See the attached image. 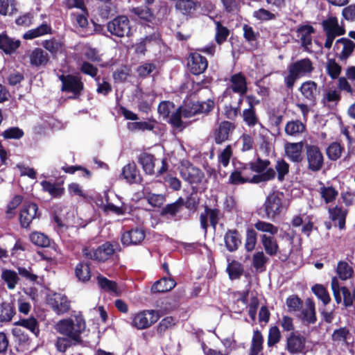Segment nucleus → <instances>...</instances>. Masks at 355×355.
I'll list each match as a JSON object with an SVG mask.
<instances>
[{
    "label": "nucleus",
    "instance_id": "nucleus-9",
    "mask_svg": "<svg viewBox=\"0 0 355 355\" xmlns=\"http://www.w3.org/2000/svg\"><path fill=\"white\" fill-rule=\"evenodd\" d=\"M69 8H76L80 10V12H73L74 24L79 28H85L88 25V12L85 5L84 0H65Z\"/></svg>",
    "mask_w": 355,
    "mask_h": 355
},
{
    "label": "nucleus",
    "instance_id": "nucleus-37",
    "mask_svg": "<svg viewBox=\"0 0 355 355\" xmlns=\"http://www.w3.org/2000/svg\"><path fill=\"white\" fill-rule=\"evenodd\" d=\"M50 33H51V26L47 24H42L40 26L26 32L24 35V38L26 40H32Z\"/></svg>",
    "mask_w": 355,
    "mask_h": 355
},
{
    "label": "nucleus",
    "instance_id": "nucleus-44",
    "mask_svg": "<svg viewBox=\"0 0 355 355\" xmlns=\"http://www.w3.org/2000/svg\"><path fill=\"white\" fill-rule=\"evenodd\" d=\"M123 175L129 182H135L137 181L138 171L135 164H128L123 167Z\"/></svg>",
    "mask_w": 355,
    "mask_h": 355
},
{
    "label": "nucleus",
    "instance_id": "nucleus-26",
    "mask_svg": "<svg viewBox=\"0 0 355 355\" xmlns=\"http://www.w3.org/2000/svg\"><path fill=\"white\" fill-rule=\"evenodd\" d=\"M234 129V125L229 121H223L216 130L214 134L215 141L221 144L228 139L230 132Z\"/></svg>",
    "mask_w": 355,
    "mask_h": 355
},
{
    "label": "nucleus",
    "instance_id": "nucleus-63",
    "mask_svg": "<svg viewBox=\"0 0 355 355\" xmlns=\"http://www.w3.org/2000/svg\"><path fill=\"white\" fill-rule=\"evenodd\" d=\"M270 165V162L267 159H258L255 162L251 164V169L254 171L263 173L267 171L268 166ZM269 168H268V170Z\"/></svg>",
    "mask_w": 355,
    "mask_h": 355
},
{
    "label": "nucleus",
    "instance_id": "nucleus-10",
    "mask_svg": "<svg viewBox=\"0 0 355 355\" xmlns=\"http://www.w3.org/2000/svg\"><path fill=\"white\" fill-rule=\"evenodd\" d=\"M331 286L335 300L338 304H340L342 301V297L340 295L341 292L345 306H349L352 305L354 301L355 300V293H352L345 287H340L339 285V281L336 277L332 278Z\"/></svg>",
    "mask_w": 355,
    "mask_h": 355
},
{
    "label": "nucleus",
    "instance_id": "nucleus-60",
    "mask_svg": "<svg viewBox=\"0 0 355 355\" xmlns=\"http://www.w3.org/2000/svg\"><path fill=\"white\" fill-rule=\"evenodd\" d=\"M275 168L278 173V180L282 181L284 176L288 173L289 165L284 160H278L275 165Z\"/></svg>",
    "mask_w": 355,
    "mask_h": 355
},
{
    "label": "nucleus",
    "instance_id": "nucleus-1",
    "mask_svg": "<svg viewBox=\"0 0 355 355\" xmlns=\"http://www.w3.org/2000/svg\"><path fill=\"white\" fill-rule=\"evenodd\" d=\"M254 227L258 231L270 234H262L261 236V241L266 254L270 256L276 255L279 252V246L273 236L278 232L277 227L272 223L259 220L254 224Z\"/></svg>",
    "mask_w": 355,
    "mask_h": 355
},
{
    "label": "nucleus",
    "instance_id": "nucleus-53",
    "mask_svg": "<svg viewBox=\"0 0 355 355\" xmlns=\"http://www.w3.org/2000/svg\"><path fill=\"white\" fill-rule=\"evenodd\" d=\"M257 243V233L253 229H248L245 242V248L247 251H252Z\"/></svg>",
    "mask_w": 355,
    "mask_h": 355
},
{
    "label": "nucleus",
    "instance_id": "nucleus-27",
    "mask_svg": "<svg viewBox=\"0 0 355 355\" xmlns=\"http://www.w3.org/2000/svg\"><path fill=\"white\" fill-rule=\"evenodd\" d=\"M302 319L307 324H313L316 321L315 304L313 302L307 299L302 310Z\"/></svg>",
    "mask_w": 355,
    "mask_h": 355
},
{
    "label": "nucleus",
    "instance_id": "nucleus-21",
    "mask_svg": "<svg viewBox=\"0 0 355 355\" xmlns=\"http://www.w3.org/2000/svg\"><path fill=\"white\" fill-rule=\"evenodd\" d=\"M50 304L53 309L58 314L67 312L70 309V303L67 297L60 293H55L50 298Z\"/></svg>",
    "mask_w": 355,
    "mask_h": 355
},
{
    "label": "nucleus",
    "instance_id": "nucleus-45",
    "mask_svg": "<svg viewBox=\"0 0 355 355\" xmlns=\"http://www.w3.org/2000/svg\"><path fill=\"white\" fill-rule=\"evenodd\" d=\"M31 242L39 247L45 248L49 245V237L43 233L35 232L30 235Z\"/></svg>",
    "mask_w": 355,
    "mask_h": 355
},
{
    "label": "nucleus",
    "instance_id": "nucleus-8",
    "mask_svg": "<svg viewBox=\"0 0 355 355\" xmlns=\"http://www.w3.org/2000/svg\"><path fill=\"white\" fill-rule=\"evenodd\" d=\"M308 168L312 171H320L324 163V157L318 146L306 144L305 146Z\"/></svg>",
    "mask_w": 355,
    "mask_h": 355
},
{
    "label": "nucleus",
    "instance_id": "nucleus-36",
    "mask_svg": "<svg viewBox=\"0 0 355 355\" xmlns=\"http://www.w3.org/2000/svg\"><path fill=\"white\" fill-rule=\"evenodd\" d=\"M19 40H13L6 35H0V49L6 53H11L19 46Z\"/></svg>",
    "mask_w": 355,
    "mask_h": 355
},
{
    "label": "nucleus",
    "instance_id": "nucleus-31",
    "mask_svg": "<svg viewBox=\"0 0 355 355\" xmlns=\"http://www.w3.org/2000/svg\"><path fill=\"white\" fill-rule=\"evenodd\" d=\"M318 192L320 198L326 204L333 202L338 196V191L331 186H325L320 182Z\"/></svg>",
    "mask_w": 355,
    "mask_h": 355
},
{
    "label": "nucleus",
    "instance_id": "nucleus-57",
    "mask_svg": "<svg viewBox=\"0 0 355 355\" xmlns=\"http://www.w3.org/2000/svg\"><path fill=\"white\" fill-rule=\"evenodd\" d=\"M128 128L130 131L136 130H152L154 128V125L152 122H130L128 123Z\"/></svg>",
    "mask_w": 355,
    "mask_h": 355
},
{
    "label": "nucleus",
    "instance_id": "nucleus-54",
    "mask_svg": "<svg viewBox=\"0 0 355 355\" xmlns=\"http://www.w3.org/2000/svg\"><path fill=\"white\" fill-rule=\"evenodd\" d=\"M131 12L139 18L146 21H150L153 18L150 9L146 6L133 8L131 9Z\"/></svg>",
    "mask_w": 355,
    "mask_h": 355
},
{
    "label": "nucleus",
    "instance_id": "nucleus-4",
    "mask_svg": "<svg viewBox=\"0 0 355 355\" xmlns=\"http://www.w3.org/2000/svg\"><path fill=\"white\" fill-rule=\"evenodd\" d=\"M283 193H270L264 202V211L268 218L273 219L279 216L287 208Z\"/></svg>",
    "mask_w": 355,
    "mask_h": 355
},
{
    "label": "nucleus",
    "instance_id": "nucleus-18",
    "mask_svg": "<svg viewBox=\"0 0 355 355\" xmlns=\"http://www.w3.org/2000/svg\"><path fill=\"white\" fill-rule=\"evenodd\" d=\"M62 83V90L78 94L83 89V84L78 76L71 75L61 76L60 77Z\"/></svg>",
    "mask_w": 355,
    "mask_h": 355
},
{
    "label": "nucleus",
    "instance_id": "nucleus-23",
    "mask_svg": "<svg viewBox=\"0 0 355 355\" xmlns=\"http://www.w3.org/2000/svg\"><path fill=\"white\" fill-rule=\"evenodd\" d=\"M329 218L332 221L338 222V225L340 230L345 227V219L347 215V210L342 206L336 205L328 209Z\"/></svg>",
    "mask_w": 355,
    "mask_h": 355
},
{
    "label": "nucleus",
    "instance_id": "nucleus-40",
    "mask_svg": "<svg viewBox=\"0 0 355 355\" xmlns=\"http://www.w3.org/2000/svg\"><path fill=\"white\" fill-rule=\"evenodd\" d=\"M175 286L174 280L169 278H163L153 284L152 290L155 292H166L171 290Z\"/></svg>",
    "mask_w": 355,
    "mask_h": 355
},
{
    "label": "nucleus",
    "instance_id": "nucleus-16",
    "mask_svg": "<svg viewBox=\"0 0 355 355\" xmlns=\"http://www.w3.org/2000/svg\"><path fill=\"white\" fill-rule=\"evenodd\" d=\"M303 147L304 144L302 141L296 143L288 142L284 145L285 155L293 162H301L304 158Z\"/></svg>",
    "mask_w": 355,
    "mask_h": 355
},
{
    "label": "nucleus",
    "instance_id": "nucleus-52",
    "mask_svg": "<svg viewBox=\"0 0 355 355\" xmlns=\"http://www.w3.org/2000/svg\"><path fill=\"white\" fill-rule=\"evenodd\" d=\"M175 1L177 9L180 10L182 14L186 15L191 12L194 10V2L192 0H173Z\"/></svg>",
    "mask_w": 355,
    "mask_h": 355
},
{
    "label": "nucleus",
    "instance_id": "nucleus-30",
    "mask_svg": "<svg viewBox=\"0 0 355 355\" xmlns=\"http://www.w3.org/2000/svg\"><path fill=\"white\" fill-rule=\"evenodd\" d=\"M29 57L31 64L36 67L44 66L49 60L48 53L39 48L35 49L31 53Z\"/></svg>",
    "mask_w": 355,
    "mask_h": 355
},
{
    "label": "nucleus",
    "instance_id": "nucleus-55",
    "mask_svg": "<svg viewBox=\"0 0 355 355\" xmlns=\"http://www.w3.org/2000/svg\"><path fill=\"white\" fill-rule=\"evenodd\" d=\"M326 67L327 73L333 79L338 78L341 72V67L333 59L328 60Z\"/></svg>",
    "mask_w": 355,
    "mask_h": 355
},
{
    "label": "nucleus",
    "instance_id": "nucleus-20",
    "mask_svg": "<svg viewBox=\"0 0 355 355\" xmlns=\"http://www.w3.org/2000/svg\"><path fill=\"white\" fill-rule=\"evenodd\" d=\"M300 92L310 105H315L316 98L319 94V91L315 82L311 80L304 82L300 87Z\"/></svg>",
    "mask_w": 355,
    "mask_h": 355
},
{
    "label": "nucleus",
    "instance_id": "nucleus-61",
    "mask_svg": "<svg viewBox=\"0 0 355 355\" xmlns=\"http://www.w3.org/2000/svg\"><path fill=\"white\" fill-rule=\"evenodd\" d=\"M194 105L197 109L194 112H198L199 113H207L213 109L214 103L212 100L209 99L204 102H196Z\"/></svg>",
    "mask_w": 355,
    "mask_h": 355
},
{
    "label": "nucleus",
    "instance_id": "nucleus-5",
    "mask_svg": "<svg viewBox=\"0 0 355 355\" xmlns=\"http://www.w3.org/2000/svg\"><path fill=\"white\" fill-rule=\"evenodd\" d=\"M313 69V64L308 58L302 59L291 64L288 67V74L285 78L286 86L289 88L293 87L297 79L311 73Z\"/></svg>",
    "mask_w": 355,
    "mask_h": 355
},
{
    "label": "nucleus",
    "instance_id": "nucleus-59",
    "mask_svg": "<svg viewBox=\"0 0 355 355\" xmlns=\"http://www.w3.org/2000/svg\"><path fill=\"white\" fill-rule=\"evenodd\" d=\"M281 338V333L278 327H272L270 329L268 338V345L272 347L277 344Z\"/></svg>",
    "mask_w": 355,
    "mask_h": 355
},
{
    "label": "nucleus",
    "instance_id": "nucleus-50",
    "mask_svg": "<svg viewBox=\"0 0 355 355\" xmlns=\"http://www.w3.org/2000/svg\"><path fill=\"white\" fill-rule=\"evenodd\" d=\"M230 34L229 30L223 26L219 21L216 22L215 40L217 44H221L226 41Z\"/></svg>",
    "mask_w": 355,
    "mask_h": 355
},
{
    "label": "nucleus",
    "instance_id": "nucleus-38",
    "mask_svg": "<svg viewBox=\"0 0 355 355\" xmlns=\"http://www.w3.org/2000/svg\"><path fill=\"white\" fill-rule=\"evenodd\" d=\"M97 282L98 286L106 292L115 295H119L121 292L116 282L109 280L104 277L98 276L97 277Z\"/></svg>",
    "mask_w": 355,
    "mask_h": 355
},
{
    "label": "nucleus",
    "instance_id": "nucleus-62",
    "mask_svg": "<svg viewBox=\"0 0 355 355\" xmlns=\"http://www.w3.org/2000/svg\"><path fill=\"white\" fill-rule=\"evenodd\" d=\"M232 155V148L230 146H227L218 156L219 163L224 167H226L229 164Z\"/></svg>",
    "mask_w": 355,
    "mask_h": 355
},
{
    "label": "nucleus",
    "instance_id": "nucleus-7",
    "mask_svg": "<svg viewBox=\"0 0 355 355\" xmlns=\"http://www.w3.org/2000/svg\"><path fill=\"white\" fill-rule=\"evenodd\" d=\"M107 31L113 35L119 37L129 36L131 27L130 21L126 16L121 15L115 17L107 24Z\"/></svg>",
    "mask_w": 355,
    "mask_h": 355
},
{
    "label": "nucleus",
    "instance_id": "nucleus-56",
    "mask_svg": "<svg viewBox=\"0 0 355 355\" xmlns=\"http://www.w3.org/2000/svg\"><path fill=\"white\" fill-rule=\"evenodd\" d=\"M253 17L260 21H269L276 19V14L264 8H260L253 12Z\"/></svg>",
    "mask_w": 355,
    "mask_h": 355
},
{
    "label": "nucleus",
    "instance_id": "nucleus-32",
    "mask_svg": "<svg viewBox=\"0 0 355 355\" xmlns=\"http://www.w3.org/2000/svg\"><path fill=\"white\" fill-rule=\"evenodd\" d=\"M305 339L302 336L291 335L287 340V349L291 353H298L304 347Z\"/></svg>",
    "mask_w": 355,
    "mask_h": 355
},
{
    "label": "nucleus",
    "instance_id": "nucleus-41",
    "mask_svg": "<svg viewBox=\"0 0 355 355\" xmlns=\"http://www.w3.org/2000/svg\"><path fill=\"white\" fill-rule=\"evenodd\" d=\"M263 338L259 331H255L252 339L250 355H258L263 349Z\"/></svg>",
    "mask_w": 355,
    "mask_h": 355
},
{
    "label": "nucleus",
    "instance_id": "nucleus-35",
    "mask_svg": "<svg viewBox=\"0 0 355 355\" xmlns=\"http://www.w3.org/2000/svg\"><path fill=\"white\" fill-rule=\"evenodd\" d=\"M43 47L53 56L63 53L64 51L63 44L57 40L51 39L45 40L42 43Z\"/></svg>",
    "mask_w": 355,
    "mask_h": 355
},
{
    "label": "nucleus",
    "instance_id": "nucleus-2",
    "mask_svg": "<svg viewBox=\"0 0 355 355\" xmlns=\"http://www.w3.org/2000/svg\"><path fill=\"white\" fill-rule=\"evenodd\" d=\"M55 330L73 340L77 341L85 329V322L80 316L61 320L55 326Z\"/></svg>",
    "mask_w": 355,
    "mask_h": 355
},
{
    "label": "nucleus",
    "instance_id": "nucleus-34",
    "mask_svg": "<svg viewBox=\"0 0 355 355\" xmlns=\"http://www.w3.org/2000/svg\"><path fill=\"white\" fill-rule=\"evenodd\" d=\"M15 325L27 329L35 336H38L40 333L39 324L36 318L30 317L28 318H21L15 322Z\"/></svg>",
    "mask_w": 355,
    "mask_h": 355
},
{
    "label": "nucleus",
    "instance_id": "nucleus-42",
    "mask_svg": "<svg viewBox=\"0 0 355 355\" xmlns=\"http://www.w3.org/2000/svg\"><path fill=\"white\" fill-rule=\"evenodd\" d=\"M336 272L339 278L342 280H347L351 278L354 272L352 266L345 261L338 262Z\"/></svg>",
    "mask_w": 355,
    "mask_h": 355
},
{
    "label": "nucleus",
    "instance_id": "nucleus-15",
    "mask_svg": "<svg viewBox=\"0 0 355 355\" xmlns=\"http://www.w3.org/2000/svg\"><path fill=\"white\" fill-rule=\"evenodd\" d=\"M207 59L197 52L191 53L188 60V66L191 72L195 75L203 73L207 68Z\"/></svg>",
    "mask_w": 355,
    "mask_h": 355
},
{
    "label": "nucleus",
    "instance_id": "nucleus-43",
    "mask_svg": "<svg viewBox=\"0 0 355 355\" xmlns=\"http://www.w3.org/2000/svg\"><path fill=\"white\" fill-rule=\"evenodd\" d=\"M43 189L48 192L52 197H60L64 193V188L58 184H52L47 181L41 183Z\"/></svg>",
    "mask_w": 355,
    "mask_h": 355
},
{
    "label": "nucleus",
    "instance_id": "nucleus-33",
    "mask_svg": "<svg viewBox=\"0 0 355 355\" xmlns=\"http://www.w3.org/2000/svg\"><path fill=\"white\" fill-rule=\"evenodd\" d=\"M323 27L327 34L338 36L344 33L343 29L338 25L336 17H331L324 21Z\"/></svg>",
    "mask_w": 355,
    "mask_h": 355
},
{
    "label": "nucleus",
    "instance_id": "nucleus-11",
    "mask_svg": "<svg viewBox=\"0 0 355 355\" xmlns=\"http://www.w3.org/2000/svg\"><path fill=\"white\" fill-rule=\"evenodd\" d=\"M114 252L113 245L109 243H106L96 250H92L89 248L83 249V254L85 257L98 261H104L110 257Z\"/></svg>",
    "mask_w": 355,
    "mask_h": 355
},
{
    "label": "nucleus",
    "instance_id": "nucleus-17",
    "mask_svg": "<svg viewBox=\"0 0 355 355\" xmlns=\"http://www.w3.org/2000/svg\"><path fill=\"white\" fill-rule=\"evenodd\" d=\"M244 122L250 127L254 128L253 134L255 135L257 130L259 131L260 135L266 132V129L263 125L259 122L258 117L256 115L254 107H249L243 110L242 114Z\"/></svg>",
    "mask_w": 355,
    "mask_h": 355
},
{
    "label": "nucleus",
    "instance_id": "nucleus-29",
    "mask_svg": "<svg viewBox=\"0 0 355 355\" xmlns=\"http://www.w3.org/2000/svg\"><path fill=\"white\" fill-rule=\"evenodd\" d=\"M1 278L9 290H14L19 282L18 274L15 271L10 269H3Z\"/></svg>",
    "mask_w": 355,
    "mask_h": 355
},
{
    "label": "nucleus",
    "instance_id": "nucleus-25",
    "mask_svg": "<svg viewBox=\"0 0 355 355\" xmlns=\"http://www.w3.org/2000/svg\"><path fill=\"white\" fill-rule=\"evenodd\" d=\"M182 177L191 183L200 182L203 178L202 173L192 165L182 167L180 170Z\"/></svg>",
    "mask_w": 355,
    "mask_h": 355
},
{
    "label": "nucleus",
    "instance_id": "nucleus-49",
    "mask_svg": "<svg viewBox=\"0 0 355 355\" xmlns=\"http://www.w3.org/2000/svg\"><path fill=\"white\" fill-rule=\"evenodd\" d=\"M76 275L79 280L87 282L90 279V270L87 263H80L76 267Z\"/></svg>",
    "mask_w": 355,
    "mask_h": 355
},
{
    "label": "nucleus",
    "instance_id": "nucleus-48",
    "mask_svg": "<svg viewBox=\"0 0 355 355\" xmlns=\"http://www.w3.org/2000/svg\"><path fill=\"white\" fill-rule=\"evenodd\" d=\"M15 0H0V14L2 15H12L16 10Z\"/></svg>",
    "mask_w": 355,
    "mask_h": 355
},
{
    "label": "nucleus",
    "instance_id": "nucleus-19",
    "mask_svg": "<svg viewBox=\"0 0 355 355\" xmlns=\"http://www.w3.org/2000/svg\"><path fill=\"white\" fill-rule=\"evenodd\" d=\"M220 211L216 209H209L206 207L204 212L201 213L200 216V225L202 228L207 232V227L209 226L208 221H209L210 225L215 229L216 225H217L219 219H220Z\"/></svg>",
    "mask_w": 355,
    "mask_h": 355
},
{
    "label": "nucleus",
    "instance_id": "nucleus-12",
    "mask_svg": "<svg viewBox=\"0 0 355 355\" xmlns=\"http://www.w3.org/2000/svg\"><path fill=\"white\" fill-rule=\"evenodd\" d=\"M298 35L303 46L309 52H316L321 49V45L317 41L312 42L311 35L313 28L311 26H303L298 28Z\"/></svg>",
    "mask_w": 355,
    "mask_h": 355
},
{
    "label": "nucleus",
    "instance_id": "nucleus-64",
    "mask_svg": "<svg viewBox=\"0 0 355 355\" xmlns=\"http://www.w3.org/2000/svg\"><path fill=\"white\" fill-rule=\"evenodd\" d=\"M104 210L107 212H112L120 216L125 214L128 211V208L125 205L116 206L112 203H107L105 205Z\"/></svg>",
    "mask_w": 355,
    "mask_h": 355
},
{
    "label": "nucleus",
    "instance_id": "nucleus-39",
    "mask_svg": "<svg viewBox=\"0 0 355 355\" xmlns=\"http://www.w3.org/2000/svg\"><path fill=\"white\" fill-rule=\"evenodd\" d=\"M225 242L227 248L232 252L236 250L241 243V239L236 231H229L225 236Z\"/></svg>",
    "mask_w": 355,
    "mask_h": 355
},
{
    "label": "nucleus",
    "instance_id": "nucleus-46",
    "mask_svg": "<svg viewBox=\"0 0 355 355\" xmlns=\"http://www.w3.org/2000/svg\"><path fill=\"white\" fill-rule=\"evenodd\" d=\"M312 291L324 305L328 304L331 298L327 289L321 284H316L312 287Z\"/></svg>",
    "mask_w": 355,
    "mask_h": 355
},
{
    "label": "nucleus",
    "instance_id": "nucleus-14",
    "mask_svg": "<svg viewBox=\"0 0 355 355\" xmlns=\"http://www.w3.org/2000/svg\"><path fill=\"white\" fill-rule=\"evenodd\" d=\"M355 48V43L347 38L338 40L335 44V51L336 56L341 60L347 59Z\"/></svg>",
    "mask_w": 355,
    "mask_h": 355
},
{
    "label": "nucleus",
    "instance_id": "nucleus-47",
    "mask_svg": "<svg viewBox=\"0 0 355 355\" xmlns=\"http://www.w3.org/2000/svg\"><path fill=\"white\" fill-rule=\"evenodd\" d=\"M305 129L304 125L299 121H292L287 123L285 127L286 132L291 136L302 132Z\"/></svg>",
    "mask_w": 355,
    "mask_h": 355
},
{
    "label": "nucleus",
    "instance_id": "nucleus-24",
    "mask_svg": "<svg viewBox=\"0 0 355 355\" xmlns=\"http://www.w3.org/2000/svg\"><path fill=\"white\" fill-rule=\"evenodd\" d=\"M230 87L233 92L243 95L248 90L245 77L241 73L232 75L230 78Z\"/></svg>",
    "mask_w": 355,
    "mask_h": 355
},
{
    "label": "nucleus",
    "instance_id": "nucleus-28",
    "mask_svg": "<svg viewBox=\"0 0 355 355\" xmlns=\"http://www.w3.org/2000/svg\"><path fill=\"white\" fill-rule=\"evenodd\" d=\"M139 162L146 174L153 175L155 173L156 159L153 155L143 153L139 156Z\"/></svg>",
    "mask_w": 355,
    "mask_h": 355
},
{
    "label": "nucleus",
    "instance_id": "nucleus-3",
    "mask_svg": "<svg viewBox=\"0 0 355 355\" xmlns=\"http://www.w3.org/2000/svg\"><path fill=\"white\" fill-rule=\"evenodd\" d=\"M249 170L246 167L241 169H236L233 171L229 178V182L232 184H240L245 182L261 183L271 180L275 177V171L270 168L265 173L258 174L250 178L248 175Z\"/></svg>",
    "mask_w": 355,
    "mask_h": 355
},
{
    "label": "nucleus",
    "instance_id": "nucleus-6",
    "mask_svg": "<svg viewBox=\"0 0 355 355\" xmlns=\"http://www.w3.org/2000/svg\"><path fill=\"white\" fill-rule=\"evenodd\" d=\"M159 318L158 311L144 310L132 316V325L138 329H144L155 323Z\"/></svg>",
    "mask_w": 355,
    "mask_h": 355
},
{
    "label": "nucleus",
    "instance_id": "nucleus-22",
    "mask_svg": "<svg viewBox=\"0 0 355 355\" xmlns=\"http://www.w3.org/2000/svg\"><path fill=\"white\" fill-rule=\"evenodd\" d=\"M145 238V233L139 228L132 229L122 234L121 242L123 245H137L140 243Z\"/></svg>",
    "mask_w": 355,
    "mask_h": 355
},
{
    "label": "nucleus",
    "instance_id": "nucleus-13",
    "mask_svg": "<svg viewBox=\"0 0 355 355\" xmlns=\"http://www.w3.org/2000/svg\"><path fill=\"white\" fill-rule=\"evenodd\" d=\"M37 205L35 203H26L23 205L19 213V221L23 227L27 228L31 222L39 218Z\"/></svg>",
    "mask_w": 355,
    "mask_h": 355
},
{
    "label": "nucleus",
    "instance_id": "nucleus-51",
    "mask_svg": "<svg viewBox=\"0 0 355 355\" xmlns=\"http://www.w3.org/2000/svg\"><path fill=\"white\" fill-rule=\"evenodd\" d=\"M227 270L231 279L239 278L243 273L242 265L236 261H232L227 266Z\"/></svg>",
    "mask_w": 355,
    "mask_h": 355
},
{
    "label": "nucleus",
    "instance_id": "nucleus-58",
    "mask_svg": "<svg viewBox=\"0 0 355 355\" xmlns=\"http://www.w3.org/2000/svg\"><path fill=\"white\" fill-rule=\"evenodd\" d=\"M342 150L340 144L334 142L327 148V154L330 159L336 160L340 157Z\"/></svg>",
    "mask_w": 355,
    "mask_h": 355
}]
</instances>
